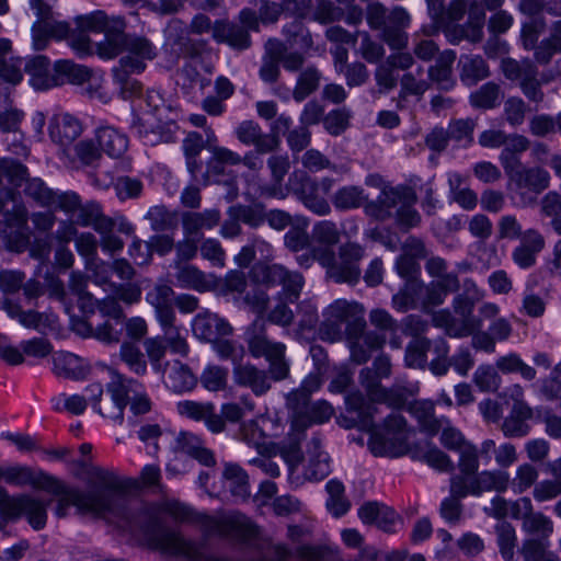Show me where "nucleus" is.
Masks as SVG:
<instances>
[{"label": "nucleus", "mask_w": 561, "mask_h": 561, "mask_svg": "<svg viewBox=\"0 0 561 561\" xmlns=\"http://www.w3.org/2000/svg\"><path fill=\"white\" fill-rule=\"evenodd\" d=\"M4 481L15 486L30 485L45 490L58 496L55 514L64 518L68 508L75 506L80 515H99L113 507V497L104 492H85L79 488L68 486L54 477L35 471L27 466H11L5 468Z\"/></svg>", "instance_id": "nucleus-1"}, {"label": "nucleus", "mask_w": 561, "mask_h": 561, "mask_svg": "<svg viewBox=\"0 0 561 561\" xmlns=\"http://www.w3.org/2000/svg\"><path fill=\"white\" fill-rule=\"evenodd\" d=\"M162 508L175 519L197 525L208 536L219 535L241 543H247L260 535L259 526L240 512H231L221 518H215L195 512L178 501H165L162 504Z\"/></svg>", "instance_id": "nucleus-2"}, {"label": "nucleus", "mask_w": 561, "mask_h": 561, "mask_svg": "<svg viewBox=\"0 0 561 561\" xmlns=\"http://www.w3.org/2000/svg\"><path fill=\"white\" fill-rule=\"evenodd\" d=\"M161 508L154 504H138L127 514L130 531L141 533L149 545L171 556H192L194 545L161 522Z\"/></svg>", "instance_id": "nucleus-3"}, {"label": "nucleus", "mask_w": 561, "mask_h": 561, "mask_svg": "<svg viewBox=\"0 0 561 561\" xmlns=\"http://www.w3.org/2000/svg\"><path fill=\"white\" fill-rule=\"evenodd\" d=\"M85 483L94 490L89 492H104L113 497V507L95 517L105 514H115L117 512V499L115 494L124 493L142 488H160L161 470L157 465H146L139 478H122L115 471L99 466H83V477Z\"/></svg>", "instance_id": "nucleus-4"}, {"label": "nucleus", "mask_w": 561, "mask_h": 561, "mask_svg": "<svg viewBox=\"0 0 561 561\" xmlns=\"http://www.w3.org/2000/svg\"><path fill=\"white\" fill-rule=\"evenodd\" d=\"M366 20L369 27L380 32V39L392 50L405 49L409 35L405 30L410 26L411 16L402 7L388 10L380 2H371L366 9Z\"/></svg>", "instance_id": "nucleus-5"}, {"label": "nucleus", "mask_w": 561, "mask_h": 561, "mask_svg": "<svg viewBox=\"0 0 561 561\" xmlns=\"http://www.w3.org/2000/svg\"><path fill=\"white\" fill-rule=\"evenodd\" d=\"M312 255L336 283L356 284L359 280V262L365 255L362 245L355 242L344 243L339 248L337 259L332 249H312Z\"/></svg>", "instance_id": "nucleus-6"}, {"label": "nucleus", "mask_w": 561, "mask_h": 561, "mask_svg": "<svg viewBox=\"0 0 561 561\" xmlns=\"http://www.w3.org/2000/svg\"><path fill=\"white\" fill-rule=\"evenodd\" d=\"M345 324V335L366 329L364 308L355 301L337 299L323 311V321L319 328L323 341L336 342L342 339V325Z\"/></svg>", "instance_id": "nucleus-7"}, {"label": "nucleus", "mask_w": 561, "mask_h": 561, "mask_svg": "<svg viewBox=\"0 0 561 561\" xmlns=\"http://www.w3.org/2000/svg\"><path fill=\"white\" fill-rule=\"evenodd\" d=\"M410 431L399 413H391L382 425L373 428L368 448L376 457H399L409 450Z\"/></svg>", "instance_id": "nucleus-8"}, {"label": "nucleus", "mask_w": 561, "mask_h": 561, "mask_svg": "<svg viewBox=\"0 0 561 561\" xmlns=\"http://www.w3.org/2000/svg\"><path fill=\"white\" fill-rule=\"evenodd\" d=\"M508 182L507 187L518 197L524 206L534 205L538 196L551 183L550 173L541 165L519 163L504 170Z\"/></svg>", "instance_id": "nucleus-9"}, {"label": "nucleus", "mask_w": 561, "mask_h": 561, "mask_svg": "<svg viewBox=\"0 0 561 561\" xmlns=\"http://www.w3.org/2000/svg\"><path fill=\"white\" fill-rule=\"evenodd\" d=\"M75 24L82 32L104 33V39L96 44L98 55L102 58L112 55V48L116 45L114 39L127 27L123 16H108L102 10L78 15Z\"/></svg>", "instance_id": "nucleus-10"}, {"label": "nucleus", "mask_w": 561, "mask_h": 561, "mask_svg": "<svg viewBox=\"0 0 561 561\" xmlns=\"http://www.w3.org/2000/svg\"><path fill=\"white\" fill-rule=\"evenodd\" d=\"M59 209L69 215H76V222L81 227H92L96 232H105L115 228L114 218L103 214L96 202L82 203L81 197L72 191L62 192Z\"/></svg>", "instance_id": "nucleus-11"}, {"label": "nucleus", "mask_w": 561, "mask_h": 561, "mask_svg": "<svg viewBox=\"0 0 561 561\" xmlns=\"http://www.w3.org/2000/svg\"><path fill=\"white\" fill-rule=\"evenodd\" d=\"M251 277L266 286L280 285L289 302H295L299 298L305 285V278L299 272L290 271L282 264L256 263L251 270Z\"/></svg>", "instance_id": "nucleus-12"}, {"label": "nucleus", "mask_w": 561, "mask_h": 561, "mask_svg": "<svg viewBox=\"0 0 561 561\" xmlns=\"http://www.w3.org/2000/svg\"><path fill=\"white\" fill-rule=\"evenodd\" d=\"M115 47L112 48V55H104L103 58L112 59L121 53H127L121 58L119 65L127 70L142 71L146 68V60L156 57V48L152 43L144 36L127 34L125 30L114 39Z\"/></svg>", "instance_id": "nucleus-13"}, {"label": "nucleus", "mask_w": 561, "mask_h": 561, "mask_svg": "<svg viewBox=\"0 0 561 561\" xmlns=\"http://www.w3.org/2000/svg\"><path fill=\"white\" fill-rule=\"evenodd\" d=\"M510 474L504 470H483L474 476H453V490L459 495L480 496L485 492L504 493L510 486Z\"/></svg>", "instance_id": "nucleus-14"}, {"label": "nucleus", "mask_w": 561, "mask_h": 561, "mask_svg": "<svg viewBox=\"0 0 561 561\" xmlns=\"http://www.w3.org/2000/svg\"><path fill=\"white\" fill-rule=\"evenodd\" d=\"M249 352L253 357H265L268 362L270 380L280 381L289 376V362L285 357L286 346L270 341L265 335L254 334L248 341Z\"/></svg>", "instance_id": "nucleus-15"}, {"label": "nucleus", "mask_w": 561, "mask_h": 561, "mask_svg": "<svg viewBox=\"0 0 561 561\" xmlns=\"http://www.w3.org/2000/svg\"><path fill=\"white\" fill-rule=\"evenodd\" d=\"M112 380L107 383V392L111 396V401H105L99 404L94 410L103 417L123 423L124 411L127 405V398L130 390L139 387V382L135 379L127 378L116 370H111Z\"/></svg>", "instance_id": "nucleus-16"}, {"label": "nucleus", "mask_w": 561, "mask_h": 561, "mask_svg": "<svg viewBox=\"0 0 561 561\" xmlns=\"http://www.w3.org/2000/svg\"><path fill=\"white\" fill-rule=\"evenodd\" d=\"M47 506L48 503L27 493L11 495L3 518L15 522L25 517L33 529L41 530L47 522Z\"/></svg>", "instance_id": "nucleus-17"}, {"label": "nucleus", "mask_w": 561, "mask_h": 561, "mask_svg": "<svg viewBox=\"0 0 561 561\" xmlns=\"http://www.w3.org/2000/svg\"><path fill=\"white\" fill-rule=\"evenodd\" d=\"M176 411L181 416L193 421H204L211 433L218 434L225 431V422L215 412V405L210 402L180 401L176 404Z\"/></svg>", "instance_id": "nucleus-18"}, {"label": "nucleus", "mask_w": 561, "mask_h": 561, "mask_svg": "<svg viewBox=\"0 0 561 561\" xmlns=\"http://www.w3.org/2000/svg\"><path fill=\"white\" fill-rule=\"evenodd\" d=\"M346 341L352 362L362 365L370 358L373 352L383 346L386 339L377 332H366L365 329H362L357 332L348 333Z\"/></svg>", "instance_id": "nucleus-19"}, {"label": "nucleus", "mask_w": 561, "mask_h": 561, "mask_svg": "<svg viewBox=\"0 0 561 561\" xmlns=\"http://www.w3.org/2000/svg\"><path fill=\"white\" fill-rule=\"evenodd\" d=\"M297 179L300 180V186L296 187L295 192L305 207L318 216L329 215L331 206L327 197L316 188L314 180L305 173L294 172L289 178V182L293 183Z\"/></svg>", "instance_id": "nucleus-20"}, {"label": "nucleus", "mask_w": 561, "mask_h": 561, "mask_svg": "<svg viewBox=\"0 0 561 561\" xmlns=\"http://www.w3.org/2000/svg\"><path fill=\"white\" fill-rule=\"evenodd\" d=\"M236 136L240 142L254 146L257 153H267L276 150L279 138L276 135H267L261 126L253 121H243L236 128Z\"/></svg>", "instance_id": "nucleus-21"}, {"label": "nucleus", "mask_w": 561, "mask_h": 561, "mask_svg": "<svg viewBox=\"0 0 561 561\" xmlns=\"http://www.w3.org/2000/svg\"><path fill=\"white\" fill-rule=\"evenodd\" d=\"M5 218L11 229L5 233V245L8 250L21 253L30 243L27 211L25 207L16 206L12 213L5 214Z\"/></svg>", "instance_id": "nucleus-22"}, {"label": "nucleus", "mask_w": 561, "mask_h": 561, "mask_svg": "<svg viewBox=\"0 0 561 561\" xmlns=\"http://www.w3.org/2000/svg\"><path fill=\"white\" fill-rule=\"evenodd\" d=\"M221 214L217 208L203 211L186 210L181 214L183 236H192L202 240L203 230H211L220 222Z\"/></svg>", "instance_id": "nucleus-23"}, {"label": "nucleus", "mask_w": 561, "mask_h": 561, "mask_svg": "<svg viewBox=\"0 0 561 561\" xmlns=\"http://www.w3.org/2000/svg\"><path fill=\"white\" fill-rule=\"evenodd\" d=\"M546 240L536 229H527L519 244L513 250L512 259L520 268H529L537 262V255L543 250Z\"/></svg>", "instance_id": "nucleus-24"}, {"label": "nucleus", "mask_w": 561, "mask_h": 561, "mask_svg": "<svg viewBox=\"0 0 561 561\" xmlns=\"http://www.w3.org/2000/svg\"><path fill=\"white\" fill-rule=\"evenodd\" d=\"M193 332L197 339L210 343L219 337L230 335L232 327L216 313L205 311L194 318Z\"/></svg>", "instance_id": "nucleus-25"}, {"label": "nucleus", "mask_w": 561, "mask_h": 561, "mask_svg": "<svg viewBox=\"0 0 561 561\" xmlns=\"http://www.w3.org/2000/svg\"><path fill=\"white\" fill-rule=\"evenodd\" d=\"M214 41L218 44H227L237 50H244L251 46V37L248 30L227 19L216 20Z\"/></svg>", "instance_id": "nucleus-26"}, {"label": "nucleus", "mask_w": 561, "mask_h": 561, "mask_svg": "<svg viewBox=\"0 0 561 561\" xmlns=\"http://www.w3.org/2000/svg\"><path fill=\"white\" fill-rule=\"evenodd\" d=\"M174 451L186 454L207 467L216 465L214 453L205 446L202 438L192 433L182 432L176 436Z\"/></svg>", "instance_id": "nucleus-27"}, {"label": "nucleus", "mask_w": 561, "mask_h": 561, "mask_svg": "<svg viewBox=\"0 0 561 561\" xmlns=\"http://www.w3.org/2000/svg\"><path fill=\"white\" fill-rule=\"evenodd\" d=\"M80 122L70 114L55 115L49 124V136L61 147L72 144L81 134Z\"/></svg>", "instance_id": "nucleus-28"}, {"label": "nucleus", "mask_w": 561, "mask_h": 561, "mask_svg": "<svg viewBox=\"0 0 561 561\" xmlns=\"http://www.w3.org/2000/svg\"><path fill=\"white\" fill-rule=\"evenodd\" d=\"M233 378L237 385L250 388L256 396L264 394L271 389L267 373L250 364L236 366Z\"/></svg>", "instance_id": "nucleus-29"}, {"label": "nucleus", "mask_w": 561, "mask_h": 561, "mask_svg": "<svg viewBox=\"0 0 561 561\" xmlns=\"http://www.w3.org/2000/svg\"><path fill=\"white\" fill-rule=\"evenodd\" d=\"M308 461L305 467V478L307 480L319 481L324 479L331 471L330 458L321 448L319 437H312L308 443Z\"/></svg>", "instance_id": "nucleus-30"}, {"label": "nucleus", "mask_w": 561, "mask_h": 561, "mask_svg": "<svg viewBox=\"0 0 561 561\" xmlns=\"http://www.w3.org/2000/svg\"><path fill=\"white\" fill-rule=\"evenodd\" d=\"M333 414V408L327 401H317L312 404L306 403L301 411H291V427L305 431L313 423H324Z\"/></svg>", "instance_id": "nucleus-31"}, {"label": "nucleus", "mask_w": 561, "mask_h": 561, "mask_svg": "<svg viewBox=\"0 0 561 561\" xmlns=\"http://www.w3.org/2000/svg\"><path fill=\"white\" fill-rule=\"evenodd\" d=\"M345 403L347 411L355 414L350 420H345L346 427L356 425L368 427L371 424L374 415L378 413V408L373 402L366 401L364 396L359 392L350 393L345 399Z\"/></svg>", "instance_id": "nucleus-32"}, {"label": "nucleus", "mask_w": 561, "mask_h": 561, "mask_svg": "<svg viewBox=\"0 0 561 561\" xmlns=\"http://www.w3.org/2000/svg\"><path fill=\"white\" fill-rule=\"evenodd\" d=\"M146 301L154 308L158 321L175 319L174 291L167 284H156L147 294Z\"/></svg>", "instance_id": "nucleus-33"}, {"label": "nucleus", "mask_w": 561, "mask_h": 561, "mask_svg": "<svg viewBox=\"0 0 561 561\" xmlns=\"http://www.w3.org/2000/svg\"><path fill=\"white\" fill-rule=\"evenodd\" d=\"M24 70L30 76V83L37 90H47L58 85L56 73H50L49 60L45 56H35L24 62Z\"/></svg>", "instance_id": "nucleus-34"}, {"label": "nucleus", "mask_w": 561, "mask_h": 561, "mask_svg": "<svg viewBox=\"0 0 561 561\" xmlns=\"http://www.w3.org/2000/svg\"><path fill=\"white\" fill-rule=\"evenodd\" d=\"M265 53L260 76L265 82H275L279 77V62L287 46L278 39L270 38L264 46Z\"/></svg>", "instance_id": "nucleus-35"}, {"label": "nucleus", "mask_w": 561, "mask_h": 561, "mask_svg": "<svg viewBox=\"0 0 561 561\" xmlns=\"http://www.w3.org/2000/svg\"><path fill=\"white\" fill-rule=\"evenodd\" d=\"M413 192L408 187H383L377 198V207L380 219H385L392 215V209H398L408 202H413Z\"/></svg>", "instance_id": "nucleus-36"}, {"label": "nucleus", "mask_w": 561, "mask_h": 561, "mask_svg": "<svg viewBox=\"0 0 561 561\" xmlns=\"http://www.w3.org/2000/svg\"><path fill=\"white\" fill-rule=\"evenodd\" d=\"M423 291L424 283L420 277L408 279L398 293L392 296V307L400 312L416 309Z\"/></svg>", "instance_id": "nucleus-37"}, {"label": "nucleus", "mask_w": 561, "mask_h": 561, "mask_svg": "<svg viewBox=\"0 0 561 561\" xmlns=\"http://www.w3.org/2000/svg\"><path fill=\"white\" fill-rule=\"evenodd\" d=\"M304 436V431L293 427V432L288 437L279 444H272V454L279 453L284 461L287 463L289 473L293 474L302 460V453L300 450V442Z\"/></svg>", "instance_id": "nucleus-38"}, {"label": "nucleus", "mask_w": 561, "mask_h": 561, "mask_svg": "<svg viewBox=\"0 0 561 561\" xmlns=\"http://www.w3.org/2000/svg\"><path fill=\"white\" fill-rule=\"evenodd\" d=\"M323 374L318 370L310 373L298 389L288 393L286 404L290 411H298L301 414L306 403L310 402L311 393L321 387Z\"/></svg>", "instance_id": "nucleus-39"}, {"label": "nucleus", "mask_w": 561, "mask_h": 561, "mask_svg": "<svg viewBox=\"0 0 561 561\" xmlns=\"http://www.w3.org/2000/svg\"><path fill=\"white\" fill-rule=\"evenodd\" d=\"M164 382L171 391L183 393L192 391L196 387L197 377L187 365L175 360L170 366Z\"/></svg>", "instance_id": "nucleus-40"}, {"label": "nucleus", "mask_w": 561, "mask_h": 561, "mask_svg": "<svg viewBox=\"0 0 561 561\" xmlns=\"http://www.w3.org/2000/svg\"><path fill=\"white\" fill-rule=\"evenodd\" d=\"M455 59V51L445 50L438 55L435 65L428 68L431 81L435 82L442 90H450L454 87L451 67Z\"/></svg>", "instance_id": "nucleus-41"}, {"label": "nucleus", "mask_w": 561, "mask_h": 561, "mask_svg": "<svg viewBox=\"0 0 561 561\" xmlns=\"http://www.w3.org/2000/svg\"><path fill=\"white\" fill-rule=\"evenodd\" d=\"M531 146L530 140L520 134H507L504 148L499 156V160L504 170L523 163L518 154L527 151Z\"/></svg>", "instance_id": "nucleus-42"}, {"label": "nucleus", "mask_w": 561, "mask_h": 561, "mask_svg": "<svg viewBox=\"0 0 561 561\" xmlns=\"http://www.w3.org/2000/svg\"><path fill=\"white\" fill-rule=\"evenodd\" d=\"M178 272L175 278L183 288H192L198 291L208 290L214 282L210 276L199 271L196 266L190 264H175Z\"/></svg>", "instance_id": "nucleus-43"}, {"label": "nucleus", "mask_w": 561, "mask_h": 561, "mask_svg": "<svg viewBox=\"0 0 561 561\" xmlns=\"http://www.w3.org/2000/svg\"><path fill=\"white\" fill-rule=\"evenodd\" d=\"M522 529L530 538L549 542V537L553 534L554 526L550 517L541 512H535L534 508L522 523Z\"/></svg>", "instance_id": "nucleus-44"}, {"label": "nucleus", "mask_w": 561, "mask_h": 561, "mask_svg": "<svg viewBox=\"0 0 561 561\" xmlns=\"http://www.w3.org/2000/svg\"><path fill=\"white\" fill-rule=\"evenodd\" d=\"M100 149L112 158H121L127 150L128 141L125 135L112 127H102L96 134Z\"/></svg>", "instance_id": "nucleus-45"}, {"label": "nucleus", "mask_w": 561, "mask_h": 561, "mask_svg": "<svg viewBox=\"0 0 561 561\" xmlns=\"http://www.w3.org/2000/svg\"><path fill=\"white\" fill-rule=\"evenodd\" d=\"M24 193L42 207L55 206L59 209V201L62 192H54L38 178L26 181Z\"/></svg>", "instance_id": "nucleus-46"}, {"label": "nucleus", "mask_w": 561, "mask_h": 561, "mask_svg": "<svg viewBox=\"0 0 561 561\" xmlns=\"http://www.w3.org/2000/svg\"><path fill=\"white\" fill-rule=\"evenodd\" d=\"M240 439L254 448L261 456L272 455V444L266 442L264 431L254 421L243 423L239 430Z\"/></svg>", "instance_id": "nucleus-47"}, {"label": "nucleus", "mask_w": 561, "mask_h": 561, "mask_svg": "<svg viewBox=\"0 0 561 561\" xmlns=\"http://www.w3.org/2000/svg\"><path fill=\"white\" fill-rule=\"evenodd\" d=\"M93 337L104 343H118L124 331V320L103 319L99 323L82 324Z\"/></svg>", "instance_id": "nucleus-48"}, {"label": "nucleus", "mask_w": 561, "mask_h": 561, "mask_svg": "<svg viewBox=\"0 0 561 561\" xmlns=\"http://www.w3.org/2000/svg\"><path fill=\"white\" fill-rule=\"evenodd\" d=\"M411 409L422 427L430 434H436L443 424L447 423L446 419L435 416V403L431 400L415 401Z\"/></svg>", "instance_id": "nucleus-49"}, {"label": "nucleus", "mask_w": 561, "mask_h": 561, "mask_svg": "<svg viewBox=\"0 0 561 561\" xmlns=\"http://www.w3.org/2000/svg\"><path fill=\"white\" fill-rule=\"evenodd\" d=\"M145 219L149 221L151 229L156 232L174 230L179 221L178 213L170 210L164 205L151 206L146 213Z\"/></svg>", "instance_id": "nucleus-50"}, {"label": "nucleus", "mask_w": 561, "mask_h": 561, "mask_svg": "<svg viewBox=\"0 0 561 561\" xmlns=\"http://www.w3.org/2000/svg\"><path fill=\"white\" fill-rule=\"evenodd\" d=\"M53 370L58 377L76 379L83 373L79 356L68 352H56L53 355Z\"/></svg>", "instance_id": "nucleus-51"}, {"label": "nucleus", "mask_w": 561, "mask_h": 561, "mask_svg": "<svg viewBox=\"0 0 561 561\" xmlns=\"http://www.w3.org/2000/svg\"><path fill=\"white\" fill-rule=\"evenodd\" d=\"M58 85L66 82L81 84L90 78V70L87 67L75 64L71 60H58L54 66Z\"/></svg>", "instance_id": "nucleus-52"}, {"label": "nucleus", "mask_w": 561, "mask_h": 561, "mask_svg": "<svg viewBox=\"0 0 561 561\" xmlns=\"http://www.w3.org/2000/svg\"><path fill=\"white\" fill-rule=\"evenodd\" d=\"M311 240L321 245L319 249H332L341 240V229L332 220L317 221L312 227Z\"/></svg>", "instance_id": "nucleus-53"}, {"label": "nucleus", "mask_w": 561, "mask_h": 561, "mask_svg": "<svg viewBox=\"0 0 561 561\" xmlns=\"http://www.w3.org/2000/svg\"><path fill=\"white\" fill-rule=\"evenodd\" d=\"M519 553L524 561H561V558L549 550V542L527 538L523 541Z\"/></svg>", "instance_id": "nucleus-54"}, {"label": "nucleus", "mask_w": 561, "mask_h": 561, "mask_svg": "<svg viewBox=\"0 0 561 561\" xmlns=\"http://www.w3.org/2000/svg\"><path fill=\"white\" fill-rule=\"evenodd\" d=\"M434 342L428 339H412L405 348L404 362L410 368L424 369L427 366V352Z\"/></svg>", "instance_id": "nucleus-55"}, {"label": "nucleus", "mask_w": 561, "mask_h": 561, "mask_svg": "<svg viewBox=\"0 0 561 561\" xmlns=\"http://www.w3.org/2000/svg\"><path fill=\"white\" fill-rule=\"evenodd\" d=\"M461 80L476 84L478 81L489 77L490 71L485 60L481 56H466L460 59Z\"/></svg>", "instance_id": "nucleus-56"}, {"label": "nucleus", "mask_w": 561, "mask_h": 561, "mask_svg": "<svg viewBox=\"0 0 561 561\" xmlns=\"http://www.w3.org/2000/svg\"><path fill=\"white\" fill-rule=\"evenodd\" d=\"M502 98L501 88L494 82H486L470 95V104L476 108L490 110L499 105Z\"/></svg>", "instance_id": "nucleus-57"}, {"label": "nucleus", "mask_w": 561, "mask_h": 561, "mask_svg": "<svg viewBox=\"0 0 561 561\" xmlns=\"http://www.w3.org/2000/svg\"><path fill=\"white\" fill-rule=\"evenodd\" d=\"M432 314V322L436 328L444 329L446 334L451 337L469 336V331L466 325H461L448 309L430 312ZM470 329V327H468Z\"/></svg>", "instance_id": "nucleus-58"}, {"label": "nucleus", "mask_w": 561, "mask_h": 561, "mask_svg": "<svg viewBox=\"0 0 561 561\" xmlns=\"http://www.w3.org/2000/svg\"><path fill=\"white\" fill-rule=\"evenodd\" d=\"M308 225V219L297 217L296 222L286 232L284 236V244L289 251L299 252L309 245Z\"/></svg>", "instance_id": "nucleus-59"}, {"label": "nucleus", "mask_w": 561, "mask_h": 561, "mask_svg": "<svg viewBox=\"0 0 561 561\" xmlns=\"http://www.w3.org/2000/svg\"><path fill=\"white\" fill-rule=\"evenodd\" d=\"M320 80L321 73L316 67L306 68L297 79V84L293 91L294 100L297 102L304 101L319 88Z\"/></svg>", "instance_id": "nucleus-60"}, {"label": "nucleus", "mask_w": 561, "mask_h": 561, "mask_svg": "<svg viewBox=\"0 0 561 561\" xmlns=\"http://www.w3.org/2000/svg\"><path fill=\"white\" fill-rule=\"evenodd\" d=\"M327 492L329 499L327 501L328 510L335 516L340 517L346 514L351 507L350 501L344 495V485L339 480H330L327 483Z\"/></svg>", "instance_id": "nucleus-61"}, {"label": "nucleus", "mask_w": 561, "mask_h": 561, "mask_svg": "<svg viewBox=\"0 0 561 561\" xmlns=\"http://www.w3.org/2000/svg\"><path fill=\"white\" fill-rule=\"evenodd\" d=\"M473 300L465 295H457L453 300L454 311L460 317L459 322L461 325L470 327L466 328L469 335L482 327L481 320L473 316Z\"/></svg>", "instance_id": "nucleus-62"}, {"label": "nucleus", "mask_w": 561, "mask_h": 561, "mask_svg": "<svg viewBox=\"0 0 561 561\" xmlns=\"http://www.w3.org/2000/svg\"><path fill=\"white\" fill-rule=\"evenodd\" d=\"M496 541L500 552L505 561H514L516 547V530L507 522L499 523L495 526Z\"/></svg>", "instance_id": "nucleus-63"}, {"label": "nucleus", "mask_w": 561, "mask_h": 561, "mask_svg": "<svg viewBox=\"0 0 561 561\" xmlns=\"http://www.w3.org/2000/svg\"><path fill=\"white\" fill-rule=\"evenodd\" d=\"M366 201L364 190L358 186H345L333 196L332 203L336 209L345 210L360 207Z\"/></svg>", "instance_id": "nucleus-64"}]
</instances>
